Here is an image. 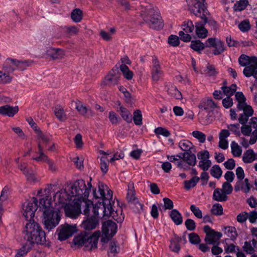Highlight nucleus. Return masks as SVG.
Wrapping results in <instances>:
<instances>
[{
    "label": "nucleus",
    "mask_w": 257,
    "mask_h": 257,
    "mask_svg": "<svg viewBox=\"0 0 257 257\" xmlns=\"http://www.w3.org/2000/svg\"><path fill=\"white\" fill-rule=\"evenodd\" d=\"M98 189V191L97 192L95 190L93 191V194L94 198L96 199L99 198L102 200L101 203L103 208V216H111L114 220L118 222V218L115 215L117 214V211H114L111 203H114L112 201V191L110 190H108L107 186L103 183H99ZM99 204H101V202L99 203Z\"/></svg>",
    "instance_id": "f257e3e1"
},
{
    "label": "nucleus",
    "mask_w": 257,
    "mask_h": 257,
    "mask_svg": "<svg viewBox=\"0 0 257 257\" xmlns=\"http://www.w3.org/2000/svg\"><path fill=\"white\" fill-rule=\"evenodd\" d=\"M24 233L27 242L32 246L34 243L44 244L46 242L45 231L34 220L26 224Z\"/></svg>",
    "instance_id": "f03ea898"
},
{
    "label": "nucleus",
    "mask_w": 257,
    "mask_h": 257,
    "mask_svg": "<svg viewBox=\"0 0 257 257\" xmlns=\"http://www.w3.org/2000/svg\"><path fill=\"white\" fill-rule=\"evenodd\" d=\"M100 235V231H95L92 235H89L86 231L81 232L77 236L74 237L73 241L75 245L78 246H85L90 247V250L95 249L97 247V243Z\"/></svg>",
    "instance_id": "7ed1b4c3"
},
{
    "label": "nucleus",
    "mask_w": 257,
    "mask_h": 257,
    "mask_svg": "<svg viewBox=\"0 0 257 257\" xmlns=\"http://www.w3.org/2000/svg\"><path fill=\"white\" fill-rule=\"evenodd\" d=\"M91 180V178L90 179V181L87 182L88 187H87L85 181L82 179L75 181L69 189V191L71 193V196L78 197V201L86 200L89 196L92 187Z\"/></svg>",
    "instance_id": "20e7f679"
},
{
    "label": "nucleus",
    "mask_w": 257,
    "mask_h": 257,
    "mask_svg": "<svg viewBox=\"0 0 257 257\" xmlns=\"http://www.w3.org/2000/svg\"><path fill=\"white\" fill-rule=\"evenodd\" d=\"M43 222L45 228L50 230L55 227L61 219L59 212L54 209H48L43 211Z\"/></svg>",
    "instance_id": "39448f33"
},
{
    "label": "nucleus",
    "mask_w": 257,
    "mask_h": 257,
    "mask_svg": "<svg viewBox=\"0 0 257 257\" xmlns=\"http://www.w3.org/2000/svg\"><path fill=\"white\" fill-rule=\"evenodd\" d=\"M205 0H189L188 3L190 11L197 17H206L207 9L204 5Z\"/></svg>",
    "instance_id": "423d86ee"
},
{
    "label": "nucleus",
    "mask_w": 257,
    "mask_h": 257,
    "mask_svg": "<svg viewBox=\"0 0 257 257\" xmlns=\"http://www.w3.org/2000/svg\"><path fill=\"white\" fill-rule=\"evenodd\" d=\"M144 21L152 29L160 30L163 27V23L160 14L154 10H151L149 15L144 18Z\"/></svg>",
    "instance_id": "0eeeda50"
},
{
    "label": "nucleus",
    "mask_w": 257,
    "mask_h": 257,
    "mask_svg": "<svg viewBox=\"0 0 257 257\" xmlns=\"http://www.w3.org/2000/svg\"><path fill=\"white\" fill-rule=\"evenodd\" d=\"M38 201L36 198L33 197V201H26L23 206V215L27 220L32 222L37 210Z\"/></svg>",
    "instance_id": "6e6552de"
},
{
    "label": "nucleus",
    "mask_w": 257,
    "mask_h": 257,
    "mask_svg": "<svg viewBox=\"0 0 257 257\" xmlns=\"http://www.w3.org/2000/svg\"><path fill=\"white\" fill-rule=\"evenodd\" d=\"M77 231L76 225H69L65 223L60 225L56 230L58 235V239L59 240H65L70 236H71Z\"/></svg>",
    "instance_id": "1a4fd4ad"
},
{
    "label": "nucleus",
    "mask_w": 257,
    "mask_h": 257,
    "mask_svg": "<svg viewBox=\"0 0 257 257\" xmlns=\"http://www.w3.org/2000/svg\"><path fill=\"white\" fill-rule=\"evenodd\" d=\"M206 47L213 48L212 53L214 55H219L226 50L224 43L216 38H209L206 40Z\"/></svg>",
    "instance_id": "9d476101"
},
{
    "label": "nucleus",
    "mask_w": 257,
    "mask_h": 257,
    "mask_svg": "<svg viewBox=\"0 0 257 257\" xmlns=\"http://www.w3.org/2000/svg\"><path fill=\"white\" fill-rule=\"evenodd\" d=\"M204 231L206 233L205 241L210 244H216L218 240L222 236V233L220 232L215 231L212 229L209 225L204 226Z\"/></svg>",
    "instance_id": "9b49d317"
},
{
    "label": "nucleus",
    "mask_w": 257,
    "mask_h": 257,
    "mask_svg": "<svg viewBox=\"0 0 257 257\" xmlns=\"http://www.w3.org/2000/svg\"><path fill=\"white\" fill-rule=\"evenodd\" d=\"M79 201H74L73 204H68L65 206L64 210L67 216L75 218L80 214L81 204Z\"/></svg>",
    "instance_id": "f8f14e48"
},
{
    "label": "nucleus",
    "mask_w": 257,
    "mask_h": 257,
    "mask_svg": "<svg viewBox=\"0 0 257 257\" xmlns=\"http://www.w3.org/2000/svg\"><path fill=\"white\" fill-rule=\"evenodd\" d=\"M152 63V78L154 81H158L163 76V72L161 70L160 62L157 57L154 56L153 58Z\"/></svg>",
    "instance_id": "ddd939ff"
},
{
    "label": "nucleus",
    "mask_w": 257,
    "mask_h": 257,
    "mask_svg": "<svg viewBox=\"0 0 257 257\" xmlns=\"http://www.w3.org/2000/svg\"><path fill=\"white\" fill-rule=\"evenodd\" d=\"M117 228L116 223L111 220H107L102 224V234L104 235H109L110 237L113 236L116 232Z\"/></svg>",
    "instance_id": "4468645a"
},
{
    "label": "nucleus",
    "mask_w": 257,
    "mask_h": 257,
    "mask_svg": "<svg viewBox=\"0 0 257 257\" xmlns=\"http://www.w3.org/2000/svg\"><path fill=\"white\" fill-rule=\"evenodd\" d=\"M73 197L71 196V193L69 191L61 189L54 195L53 199L56 203L65 204L67 201L71 200Z\"/></svg>",
    "instance_id": "2eb2a0df"
},
{
    "label": "nucleus",
    "mask_w": 257,
    "mask_h": 257,
    "mask_svg": "<svg viewBox=\"0 0 257 257\" xmlns=\"http://www.w3.org/2000/svg\"><path fill=\"white\" fill-rule=\"evenodd\" d=\"M202 21L195 23L196 34L200 38H205L207 36L208 31L204 26L207 22V18H201Z\"/></svg>",
    "instance_id": "dca6fc26"
},
{
    "label": "nucleus",
    "mask_w": 257,
    "mask_h": 257,
    "mask_svg": "<svg viewBox=\"0 0 257 257\" xmlns=\"http://www.w3.org/2000/svg\"><path fill=\"white\" fill-rule=\"evenodd\" d=\"M40 150V155L39 156H34L32 159L37 162H46L49 165V170L54 172L56 170V167L53 161L49 159L48 156L42 152V149L39 146Z\"/></svg>",
    "instance_id": "f3484780"
},
{
    "label": "nucleus",
    "mask_w": 257,
    "mask_h": 257,
    "mask_svg": "<svg viewBox=\"0 0 257 257\" xmlns=\"http://www.w3.org/2000/svg\"><path fill=\"white\" fill-rule=\"evenodd\" d=\"M45 196L40 199L39 207L44 210L53 209L51 207V198L50 196V190L46 189L44 190Z\"/></svg>",
    "instance_id": "a211bd4d"
},
{
    "label": "nucleus",
    "mask_w": 257,
    "mask_h": 257,
    "mask_svg": "<svg viewBox=\"0 0 257 257\" xmlns=\"http://www.w3.org/2000/svg\"><path fill=\"white\" fill-rule=\"evenodd\" d=\"M38 139L39 140L38 143V152H36V154L40 155V150L39 146L42 149V152H44V149L46 147V144L49 142L50 137L49 136L44 134L42 132L38 131L37 134Z\"/></svg>",
    "instance_id": "6ab92c4d"
},
{
    "label": "nucleus",
    "mask_w": 257,
    "mask_h": 257,
    "mask_svg": "<svg viewBox=\"0 0 257 257\" xmlns=\"http://www.w3.org/2000/svg\"><path fill=\"white\" fill-rule=\"evenodd\" d=\"M120 77V73L118 70L112 69L109 74L105 77L107 84L114 85L117 84Z\"/></svg>",
    "instance_id": "aec40b11"
},
{
    "label": "nucleus",
    "mask_w": 257,
    "mask_h": 257,
    "mask_svg": "<svg viewBox=\"0 0 257 257\" xmlns=\"http://www.w3.org/2000/svg\"><path fill=\"white\" fill-rule=\"evenodd\" d=\"M19 111L18 106H12L9 105H5L0 106V114L13 117Z\"/></svg>",
    "instance_id": "412c9836"
},
{
    "label": "nucleus",
    "mask_w": 257,
    "mask_h": 257,
    "mask_svg": "<svg viewBox=\"0 0 257 257\" xmlns=\"http://www.w3.org/2000/svg\"><path fill=\"white\" fill-rule=\"evenodd\" d=\"M9 61H11L14 63L17 69L21 71L26 70L27 68L31 66L33 62V61L31 60L22 61L11 58H8V62Z\"/></svg>",
    "instance_id": "4be33fe9"
},
{
    "label": "nucleus",
    "mask_w": 257,
    "mask_h": 257,
    "mask_svg": "<svg viewBox=\"0 0 257 257\" xmlns=\"http://www.w3.org/2000/svg\"><path fill=\"white\" fill-rule=\"evenodd\" d=\"M199 107L206 110L213 111L217 107V104L211 98H204L201 101Z\"/></svg>",
    "instance_id": "5701e85b"
},
{
    "label": "nucleus",
    "mask_w": 257,
    "mask_h": 257,
    "mask_svg": "<svg viewBox=\"0 0 257 257\" xmlns=\"http://www.w3.org/2000/svg\"><path fill=\"white\" fill-rule=\"evenodd\" d=\"M98 224V218L95 217V216L88 217L82 222V226L86 230H91L95 229Z\"/></svg>",
    "instance_id": "b1692460"
},
{
    "label": "nucleus",
    "mask_w": 257,
    "mask_h": 257,
    "mask_svg": "<svg viewBox=\"0 0 257 257\" xmlns=\"http://www.w3.org/2000/svg\"><path fill=\"white\" fill-rule=\"evenodd\" d=\"M127 193L126 198L129 202L136 203H137L141 208H142L143 205L139 202L135 196V191L134 190V184L130 182L127 185Z\"/></svg>",
    "instance_id": "393cba45"
},
{
    "label": "nucleus",
    "mask_w": 257,
    "mask_h": 257,
    "mask_svg": "<svg viewBox=\"0 0 257 257\" xmlns=\"http://www.w3.org/2000/svg\"><path fill=\"white\" fill-rule=\"evenodd\" d=\"M257 62V57L252 56H248L245 54L241 55L238 58V63L240 66H247L251 64Z\"/></svg>",
    "instance_id": "a878e982"
},
{
    "label": "nucleus",
    "mask_w": 257,
    "mask_h": 257,
    "mask_svg": "<svg viewBox=\"0 0 257 257\" xmlns=\"http://www.w3.org/2000/svg\"><path fill=\"white\" fill-rule=\"evenodd\" d=\"M27 167V164L26 163H23L18 165L19 169L22 171L24 174L26 176L27 180L29 181L35 182L38 181L36 176V172L31 171L30 174H28V172L26 171Z\"/></svg>",
    "instance_id": "bb28decb"
},
{
    "label": "nucleus",
    "mask_w": 257,
    "mask_h": 257,
    "mask_svg": "<svg viewBox=\"0 0 257 257\" xmlns=\"http://www.w3.org/2000/svg\"><path fill=\"white\" fill-rule=\"evenodd\" d=\"M228 196L220 188L215 189L213 194V199L218 202H224L228 199Z\"/></svg>",
    "instance_id": "cd10ccee"
},
{
    "label": "nucleus",
    "mask_w": 257,
    "mask_h": 257,
    "mask_svg": "<svg viewBox=\"0 0 257 257\" xmlns=\"http://www.w3.org/2000/svg\"><path fill=\"white\" fill-rule=\"evenodd\" d=\"M75 108L82 115H85L87 113L91 116L94 115V113L90 109H88L86 106L84 105L82 103L79 101L75 102Z\"/></svg>",
    "instance_id": "c85d7f7f"
},
{
    "label": "nucleus",
    "mask_w": 257,
    "mask_h": 257,
    "mask_svg": "<svg viewBox=\"0 0 257 257\" xmlns=\"http://www.w3.org/2000/svg\"><path fill=\"white\" fill-rule=\"evenodd\" d=\"M256 160V155L252 149L246 150L243 155L242 161L245 163H251Z\"/></svg>",
    "instance_id": "c756f323"
},
{
    "label": "nucleus",
    "mask_w": 257,
    "mask_h": 257,
    "mask_svg": "<svg viewBox=\"0 0 257 257\" xmlns=\"http://www.w3.org/2000/svg\"><path fill=\"white\" fill-rule=\"evenodd\" d=\"M170 216L176 225H180L183 222L182 214L176 209H172L170 212Z\"/></svg>",
    "instance_id": "7c9ffc66"
},
{
    "label": "nucleus",
    "mask_w": 257,
    "mask_h": 257,
    "mask_svg": "<svg viewBox=\"0 0 257 257\" xmlns=\"http://www.w3.org/2000/svg\"><path fill=\"white\" fill-rule=\"evenodd\" d=\"M234 189L236 192L240 190H242L244 193H248L250 189L248 179L247 178H245L243 182L240 181V184H238L237 182L236 185L234 186Z\"/></svg>",
    "instance_id": "2f4dec72"
},
{
    "label": "nucleus",
    "mask_w": 257,
    "mask_h": 257,
    "mask_svg": "<svg viewBox=\"0 0 257 257\" xmlns=\"http://www.w3.org/2000/svg\"><path fill=\"white\" fill-rule=\"evenodd\" d=\"M179 147L182 150L185 151V152L194 151L195 149L193 144L187 140L180 141L179 143Z\"/></svg>",
    "instance_id": "473e14b6"
},
{
    "label": "nucleus",
    "mask_w": 257,
    "mask_h": 257,
    "mask_svg": "<svg viewBox=\"0 0 257 257\" xmlns=\"http://www.w3.org/2000/svg\"><path fill=\"white\" fill-rule=\"evenodd\" d=\"M192 151L184 152L182 154L183 158L186 163L190 166H194L196 164V156L192 153Z\"/></svg>",
    "instance_id": "72a5a7b5"
},
{
    "label": "nucleus",
    "mask_w": 257,
    "mask_h": 257,
    "mask_svg": "<svg viewBox=\"0 0 257 257\" xmlns=\"http://www.w3.org/2000/svg\"><path fill=\"white\" fill-rule=\"evenodd\" d=\"M181 240L182 239L180 237L175 236L174 238L171 240L169 245L170 249L173 252H178L180 250L179 243Z\"/></svg>",
    "instance_id": "f704fd0d"
},
{
    "label": "nucleus",
    "mask_w": 257,
    "mask_h": 257,
    "mask_svg": "<svg viewBox=\"0 0 257 257\" xmlns=\"http://www.w3.org/2000/svg\"><path fill=\"white\" fill-rule=\"evenodd\" d=\"M54 113L57 119L61 121H64L67 118L64 109L61 106L55 107Z\"/></svg>",
    "instance_id": "c9c22d12"
},
{
    "label": "nucleus",
    "mask_w": 257,
    "mask_h": 257,
    "mask_svg": "<svg viewBox=\"0 0 257 257\" xmlns=\"http://www.w3.org/2000/svg\"><path fill=\"white\" fill-rule=\"evenodd\" d=\"M48 55L53 59H61L64 56V52L60 49H51L48 52Z\"/></svg>",
    "instance_id": "e433bc0d"
},
{
    "label": "nucleus",
    "mask_w": 257,
    "mask_h": 257,
    "mask_svg": "<svg viewBox=\"0 0 257 257\" xmlns=\"http://www.w3.org/2000/svg\"><path fill=\"white\" fill-rule=\"evenodd\" d=\"M120 115L126 122L131 123L132 121V114L130 111L125 107L120 106L119 107Z\"/></svg>",
    "instance_id": "4c0bfd02"
},
{
    "label": "nucleus",
    "mask_w": 257,
    "mask_h": 257,
    "mask_svg": "<svg viewBox=\"0 0 257 257\" xmlns=\"http://www.w3.org/2000/svg\"><path fill=\"white\" fill-rule=\"evenodd\" d=\"M236 88V85L232 84L230 86H223L221 88L224 95L230 97L235 92Z\"/></svg>",
    "instance_id": "58836bf2"
},
{
    "label": "nucleus",
    "mask_w": 257,
    "mask_h": 257,
    "mask_svg": "<svg viewBox=\"0 0 257 257\" xmlns=\"http://www.w3.org/2000/svg\"><path fill=\"white\" fill-rule=\"evenodd\" d=\"M224 232L232 240H235L238 235L236 228L232 226L225 227Z\"/></svg>",
    "instance_id": "ea45409f"
},
{
    "label": "nucleus",
    "mask_w": 257,
    "mask_h": 257,
    "mask_svg": "<svg viewBox=\"0 0 257 257\" xmlns=\"http://www.w3.org/2000/svg\"><path fill=\"white\" fill-rule=\"evenodd\" d=\"M120 70L122 72L123 76L127 80H131L134 76L133 72L131 71L128 67L124 64L120 66Z\"/></svg>",
    "instance_id": "a19ab883"
},
{
    "label": "nucleus",
    "mask_w": 257,
    "mask_h": 257,
    "mask_svg": "<svg viewBox=\"0 0 257 257\" xmlns=\"http://www.w3.org/2000/svg\"><path fill=\"white\" fill-rule=\"evenodd\" d=\"M257 67V62L256 64L253 63L251 64V65L245 66L243 71V73L246 77H250L251 76H253L254 71L255 70V68Z\"/></svg>",
    "instance_id": "79ce46f5"
},
{
    "label": "nucleus",
    "mask_w": 257,
    "mask_h": 257,
    "mask_svg": "<svg viewBox=\"0 0 257 257\" xmlns=\"http://www.w3.org/2000/svg\"><path fill=\"white\" fill-rule=\"evenodd\" d=\"M190 48L195 51L200 52L204 49L205 45L199 40H193L191 42Z\"/></svg>",
    "instance_id": "37998d69"
},
{
    "label": "nucleus",
    "mask_w": 257,
    "mask_h": 257,
    "mask_svg": "<svg viewBox=\"0 0 257 257\" xmlns=\"http://www.w3.org/2000/svg\"><path fill=\"white\" fill-rule=\"evenodd\" d=\"M200 180V178L197 176H195L192 177L190 180H186L184 181V187L185 188L189 190L191 188H193L195 187L198 181Z\"/></svg>",
    "instance_id": "c03bdc74"
},
{
    "label": "nucleus",
    "mask_w": 257,
    "mask_h": 257,
    "mask_svg": "<svg viewBox=\"0 0 257 257\" xmlns=\"http://www.w3.org/2000/svg\"><path fill=\"white\" fill-rule=\"evenodd\" d=\"M71 17L75 23H78L82 19V12L79 9H74L71 13Z\"/></svg>",
    "instance_id": "a18cd8bd"
},
{
    "label": "nucleus",
    "mask_w": 257,
    "mask_h": 257,
    "mask_svg": "<svg viewBox=\"0 0 257 257\" xmlns=\"http://www.w3.org/2000/svg\"><path fill=\"white\" fill-rule=\"evenodd\" d=\"M182 31L185 33H191L194 29V26L193 22L190 20L185 21L182 24Z\"/></svg>",
    "instance_id": "49530a36"
},
{
    "label": "nucleus",
    "mask_w": 257,
    "mask_h": 257,
    "mask_svg": "<svg viewBox=\"0 0 257 257\" xmlns=\"http://www.w3.org/2000/svg\"><path fill=\"white\" fill-rule=\"evenodd\" d=\"M248 4L247 0H239L234 5L233 8L235 11H241L246 8Z\"/></svg>",
    "instance_id": "de8ad7c7"
},
{
    "label": "nucleus",
    "mask_w": 257,
    "mask_h": 257,
    "mask_svg": "<svg viewBox=\"0 0 257 257\" xmlns=\"http://www.w3.org/2000/svg\"><path fill=\"white\" fill-rule=\"evenodd\" d=\"M211 175L215 178L219 179L222 174V171L219 165H215L210 169Z\"/></svg>",
    "instance_id": "09e8293b"
},
{
    "label": "nucleus",
    "mask_w": 257,
    "mask_h": 257,
    "mask_svg": "<svg viewBox=\"0 0 257 257\" xmlns=\"http://www.w3.org/2000/svg\"><path fill=\"white\" fill-rule=\"evenodd\" d=\"M231 153L234 157H239L242 153V150L238 145L235 142L231 144Z\"/></svg>",
    "instance_id": "8fccbe9b"
},
{
    "label": "nucleus",
    "mask_w": 257,
    "mask_h": 257,
    "mask_svg": "<svg viewBox=\"0 0 257 257\" xmlns=\"http://www.w3.org/2000/svg\"><path fill=\"white\" fill-rule=\"evenodd\" d=\"M32 246L29 245L27 242L19 250L15 255V257H23L27 254L28 252L32 248Z\"/></svg>",
    "instance_id": "3c124183"
},
{
    "label": "nucleus",
    "mask_w": 257,
    "mask_h": 257,
    "mask_svg": "<svg viewBox=\"0 0 257 257\" xmlns=\"http://www.w3.org/2000/svg\"><path fill=\"white\" fill-rule=\"evenodd\" d=\"M238 29L242 32H246L250 29L249 21L245 19L241 21L238 25Z\"/></svg>",
    "instance_id": "603ef678"
},
{
    "label": "nucleus",
    "mask_w": 257,
    "mask_h": 257,
    "mask_svg": "<svg viewBox=\"0 0 257 257\" xmlns=\"http://www.w3.org/2000/svg\"><path fill=\"white\" fill-rule=\"evenodd\" d=\"M133 119L136 125H140L142 124V114L140 110L137 109L134 111Z\"/></svg>",
    "instance_id": "864d4df0"
},
{
    "label": "nucleus",
    "mask_w": 257,
    "mask_h": 257,
    "mask_svg": "<svg viewBox=\"0 0 257 257\" xmlns=\"http://www.w3.org/2000/svg\"><path fill=\"white\" fill-rule=\"evenodd\" d=\"M211 212L214 215H221L223 214V207L220 204L215 203L213 205Z\"/></svg>",
    "instance_id": "5fc2aeb1"
},
{
    "label": "nucleus",
    "mask_w": 257,
    "mask_h": 257,
    "mask_svg": "<svg viewBox=\"0 0 257 257\" xmlns=\"http://www.w3.org/2000/svg\"><path fill=\"white\" fill-rule=\"evenodd\" d=\"M154 133L156 135H162L165 137H168L171 135L170 131L163 127L156 128L154 130Z\"/></svg>",
    "instance_id": "6e6d98bb"
},
{
    "label": "nucleus",
    "mask_w": 257,
    "mask_h": 257,
    "mask_svg": "<svg viewBox=\"0 0 257 257\" xmlns=\"http://www.w3.org/2000/svg\"><path fill=\"white\" fill-rule=\"evenodd\" d=\"M192 135L201 143H204L205 142L206 135L201 132L194 131L192 133Z\"/></svg>",
    "instance_id": "4d7b16f0"
},
{
    "label": "nucleus",
    "mask_w": 257,
    "mask_h": 257,
    "mask_svg": "<svg viewBox=\"0 0 257 257\" xmlns=\"http://www.w3.org/2000/svg\"><path fill=\"white\" fill-rule=\"evenodd\" d=\"M108 118L113 125H116L119 123L120 118L119 116L113 111H110L109 112Z\"/></svg>",
    "instance_id": "13d9d810"
},
{
    "label": "nucleus",
    "mask_w": 257,
    "mask_h": 257,
    "mask_svg": "<svg viewBox=\"0 0 257 257\" xmlns=\"http://www.w3.org/2000/svg\"><path fill=\"white\" fill-rule=\"evenodd\" d=\"M168 42L171 46H178L180 44L179 38L176 35H171L168 38Z\"/></svg>",
    "instance_id": "bf43d9fd"
},
{
    "label": "nucleus",
    "mask_w": 257,
    "mask_h": 257,
    "mask_svg": "<svg viewBox=\"0 0 257 257\" xmlns=\"http://www.w3.org/2000/svg\"><path fill=\"white\" fill-rule=\"evenodd\" d=\"M8 58L6 59V60L4 64V66H3L4 68L6 70L8 71V72H13L15 70H17V68L15 66V65L14 64V63L11 61L8 62Z\"/></svg>",
    "instance_id": "052dcab7"
},
{
    "label": "nucleus",
    "mask_w": 257,
    "mask_h": 257,
    "mask_svg": "<svg viewBox=\"0 0 257 257\" xmlns=\"http://www.w3.org/2000/svg\"><path fill=\"white\" fill-rule=\"evenodd\" d=\"M118 253L117 247L116 244V242L112 241L110 242L109 246V251H108V254L110 256V254H113L112 256H114L116 254Z\"/></svg>",
    "instance_id": "680f3d73"
},
{
    "label": "nucleus",
    "mask_w": 257,
    "mask_h": 257,
    "mask_svg": "<svg viewBox=\"0 0 257 257\" xmlns=\"http://www.w3.org/2000/svg\"><path fill=\"white\" fill-rule=\"evenodd\" d=\"M190 209L197 218L200 219L203 217L202 211L198 207L192 204L191 205Z\"/></svg>",
    "instance_id": "e2e57ef3"
},
{
    "label": "nucleus",
    "mask_w": 257,
    "mask_h": 257,
    "mask_svg": "<svg viewBox=\"0 0 257 257\" xmlns=\"http://www.w3.org/2000/svg\"><path fill=\"white\" fill-rule=\"evenodd\" d=\"M12 81V78L8 73L0 71V83H9Z\"/></svg>",
    "instance_id": "0e129e2a"
},
{
    "label": "nucleus",
    "mask_w": 257,
    "mask_h": 257,
    "mask_svg": "<svg viewBox=\"0 0 257 257\" xmlns=\"http://www.w3.org/2000/svg\"><path fill=\"white\" fill-rule=\"evenodd\" d=\"M211 164V161L209 159L201 160L199 162V167L204 171H207L210 167Z\"/></svg>",
    "instance_id": "69168bd1"
},
{
    "label": "nucleus",
    "mask_w": 257,
    "mask_h": 257,
    "mask_svg": "<svg viewBox=\"0 0 257 257\" xmlns=\"http://www.w3.org/2000/svg\"><path fill=\"white\" fill-rule=\"evenodd\" d=\"M226 195L230 194L233 191V187L230 183L225 182L222 184V189H221Z\"/></svg>",
    "instance_id": "338daca9"
},
{
    "label": "nucleus",
    "mask_w": 257,
    "mask_h": 257,
    "mask_svg": "<svg viewBox=\"0 0 257 257\" xmlns=\"http://www.w3.org/2000/svg\"><path fill=\"white\" fill-rule=\"evenodd\" d=\"M189 240L193 244H198L200 242L199 235L194 232L191 233L189 234Z\"/></svg>",
    "instance_id": "774afa93"
}]
</instances>
